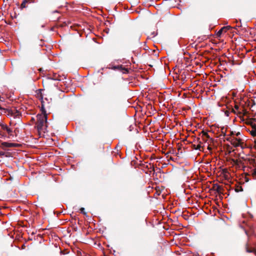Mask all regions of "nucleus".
<instances>
[{"label": "nucleus", "mask_w": 256, "mask_h": 256, "mask_svg": "<svg viewBox=\"0 0 256 256\" xmlns=\"http://www.w3.org/2000/svg\"><path fill=\"white\" fill-rule=\"evenodd\" d=\"M223 28H224V30H225V32H226L228 30H231L232 28L230 26H224Z\"/></svg>", "instance_id": "nucleus-9"}, {"label": "nucleus", "mask_w": 256, "mask_h": 256, "mask_svg": "<svg viewBox=\"0 0 256 256\" xmlns=\"http://www.w3.org/2000/svg\"><path fill=\"white\" fill-rule=\"evenodd\" d=\"M37 96H38V98H40V90H38V91H37Z\"/></svg>", "instance_id": "nucleus-15"}, {"label": "nucleus", "mask_w": 256, "mask_h": 256, "mask_svg": "<svg viewBox=\"0 0 256 256\" xmlns=\"http://www.w3.org/2000/svg\"><path fill=\"white\" fill-rule=\"evenodd\" d=\"M80 212L83 214H84V215H86V212H85V210H84V208H82L80 209Z\"/></svg>", "instance_id": "nucleus-11"}, {"label": "nucleus", "mask_w": 256, "mask_h": 256, "mask_svg": "<svg viewBox=\"0 0 256 256\" xmlns=\"http://www.w3.org/2000/svg\"><path fill=\"white\" fill-rule=\"evenodd\" d=\"M27 2H28V0H24L21 4V7L22 8H26V4Z\"/></svg>", "instance_id": "nucleus-8"}, {"label": "nucleus", "mask_w": 256, "mask_h": 256, "mask_svg": "<svg viewBox=\"0 0 256 256\" xmlns=\"http://www.w3.org/2000/svg\"><path fill=\"white\" fill-rule=\"evenodd\" d=\"M253 174L256 176V168L254 169Z\"/></svg>", "instance_id": "nucleus-17"}, {"label": "nucleus", "mask_w": 256, "mask_h": 256, "mask_svg": "<svg viewBox=\"0 0 256 256\" xmlns=\"http://www.w3.org/2000/svg\"><path fill=\"white\" fill-rule=\"evenodd\" d=\"M242 139L240 138H234L233 139V142L232 143L235 147H238L240 146Z\"/></svg>", "instance_id": "nucleus-4"}, {"label": "nucleus", "mask_w": 256, "mask_h": 256, "mask_svg": "<svg viewBox=\"0 0 256 256\" xmlns=\"http://www.w3.org/2000/svg\"><path fill=\"white\" fill-rule=\"evenodd\" d=\"M224 30V28H223V27L220 30H218V32L217 33V35L218 36H220L221 35V34H222V32Z\"/></svg>", "instance_id": "nucleus-10"}, {"label": "nucleus", "mask_w": 256, "mask_h": 256, "mask_svg": "<svg viewBox=\"0 0 256 256\" xmlns=\"http://www.w3.org/2000/svg\"><path fill=\"white\" fill-rule=\"evenodd\" d=\"M222 173L224 174V176L226 177V178H228V170L226 169H224L222 170Z\"/></svg>", "instance_id": "nucleus-7"}, {"label": "nucleus", "mask_w": 256, "mask_h": 256, "mask_svg": "<svg viewBox=\"0 0 256 256\" xmlns=\"http://www.w3.org/2000/svg\"><path fill=\"white\" fill-rule=\"evenodd\" d=\"M254 143L256 144V138L254 139Z\"/></svg>", "instance_id": "nucleus-22"}, {"label": "nucleus", "mask_w": 256, "mask_h": 256, "mask_svg": "<svg viewBox=\"0 0 256 256\" xmlns=\"http://www.w3.org/2000/svg\"><path fill=\"white\" fill-rule=\"evenodd\" d=\"M241 134L240 132H236V136H240Z\"/></svg>", "instance_id": "nucleus-14"}, {"label": "nucleus", "mask_w": 256, "mask_h": 256, "mask_svg": "<svg viewBox=\"0 0 256 256\" xmlns=\"http://www.w3.org/2000/svg\"><path fill=\"white\" fill-rule=\"evenodd\" d=\"M4 98H0V102H3V101H4Z\"/></svg>", "instance_id": "nucleus-19"}, {"label": "nucleus", "mask_w": 256, "mask_h": 256, "mask_svg": "<svg viewBox=\"0 0 256 256\" xmlns=\"http://www.w3.org/2000/svg\"><path fill=\"white\" fill-rule=\"evenodd\" d=\"M54 13L55 12H58L57 11H54Z\"/></svg>", "instance_id": "nucleus-25"}, {"label": "nucleus", "mask_w": 256, "mask_h": 256, "mask_svg": "<svg viewBox=\"0 0 256 256\" xmlns=\"http://www.w3.org/2000/svg\"><path fill=\"white\" fill-rule=\"evenodd\" d=\"M4 144H5V145H6V146H7L8 144H7L6 142H4Z\"/></svg>", "instance_id": "nucleus-23"}, {"label": "nucleus", "mask_w": 256, "mask_h": 256, "mask_svg": "<svg viewBox=\"0 0 256 256\" xmlns=\"http://www.w3.org/2000/svg\"><path fill=\"white\" fill-rule=\"evenodd\" d=\"M2 114L7 115L8 116H10V115H14V116H17L19 115V112L17 110H16V112H12V110H10L9 108H3L2 110Z\"/></svg>", "instance_id": "nucleus-2"}, {"label": "nucleus", "mask_w": 256, "mask_h": 256, "mask_svg": "<svg viewBox=\"0 0 256 256\" xmlns=\"http://www.w3.org/2000/svg\"><path fill=\"white\" fill-rule=\"evenodd\" d=\"M202 146L200 144H198L197 146H196V148H195L196 150H200V148H201Z\"/></svg>", "instance_id": "nucleus-12"}, {"label": "nucleus", "mask_w": 256, "mask_h": 256, "mask_svg": "<svg viewBox=\"0 0 256 256\" xmlns=\"http://www.w3.org/2000/svg\"><path fill=\"white\" fill-rule=\"evenodd\" d=\"M41 111L42 113L38 114L36 116L37 122L36 123V126L39 132H44L47 127L48 116L44 108V102L43 100L42 101Z\"/></svg>", "instance_id": "nucleus-1"}, {"label": "nucleus", "mask_w": 256, "mask_h": 256, "mask_svg": "<svg viewBox=\"0 0 256 256\" xmlns=\"http://www.w3.org/2000/svg\"><path fill=\"white\" fill-rule=\"evenodd\" d=\"M213 188L218 193H220L222 189V187L218 184H214L213 186Z\"/></svg>", "instance_id": "nucleus-5"}, {"label": "nucleus", "mask_w": 256, "mask_h": 256, "mask_svg": "<svg viewBox=\"0 0 256 256\" xmlns=\"http://www.w3.org/2000/svg\"><path fill=\"white\" fill-rule=\"evenodd\" d=\"M250 133L251 135L254 136H256V125L254 124L252 126V130H250Z\"/></svg>", "instance_id": "nucleus-6"}, {"label": "nucleus", "mask_w": 256, "mask_h": 256, "mask_svg": "<svg viewBox=\"0 0 256 256\" xmlns=\"http://www.w3.org/2000/svg\"><path fill=\"white\" fill-rule=\"evenodd\" d=\"M234 108H236V110H238V106H237V105L235 106Z\"/></svg>", "instance_id": "nucleus-20"}, {"label": "nucleus", "mask_w": 256, "mask_h": 256, "mask_svg": "<svg viewBox=\"0 0 256 256\" xmlns=\"http://www.w3.org/2000/svg\"><path fill=\"white\" fill-rule=\"evenodd\" d=\"M0 126H1L2 128L4 130H6L9 135L10 136H12V130L8 128L7 125L4 124H0Z\"/></svg>", "instance_id": "nucleus-3"}, {"label": "nucleus", "mask_w": 256, "mask_h": 256, "mask_svg": "<svg viewBox=\"0 0 256 256\" xmlns=\"http://www.w3.org/2000/svg\"><path fill=\"white\" fill-rule=\"evenodd\" d=\"M246 250L248 252H254V250H249L248 249H247Z\"/></svg>", "instance_id": "nucleus-16"}, {"label": "nucleus", "mask_w": 256, "mask_h": 256, "mask_svg": "<svg viewBox=\"0 0 256 256\" xmlns=\"http://www.w3.org/2000/svg\"><path fill=\"white\" fill-rule=\"evenodd\" d=\"M156 34H157V33L154 32H153L152 33V38L154 37Z\"/></svg>", "instance_id": "nucleus-13"}, {"label": "nucleus", "mask_w": 256, "mask_h": 256, "mask_svg": "<svg viewBox=\"0 0 256 256\" xmlns=\"http://www.w3.org/2000/svg\"><path fill=\"white\" fill-rule=\"evenodd\" d=\"M236 132H232L231 135H236Z\"/></svg>", "instance_id": "nucleus-18"}, {"label": "nucleus", "mask_w": 256, "mask_h": 256, "mask_svg": "<svg viewBox=\"0 0 256 256\" xmlns=\"http://www.w3.org/2000/svg\"><path fill=\"white\" fill-rule=\"evenodd\" d=\"M12 144H9V146H8L10 147V146H12Z\"/></svg>", "instance_id": "nucleus-24"}, {"label": "nucleus", "mask_w": 256, "mask_h": 256, "mask_svg": "<svg viewBox=\"0 0 256 256\" xmlns=\"http://www.w3.org/2000/svg\"><path fill=\"white\" fill-rule=\"evenodd\" d=\"M3 108L0 105V110H2V109Z\"/></svg>", "instance_id": "nucleus-21"}]
</instances>
